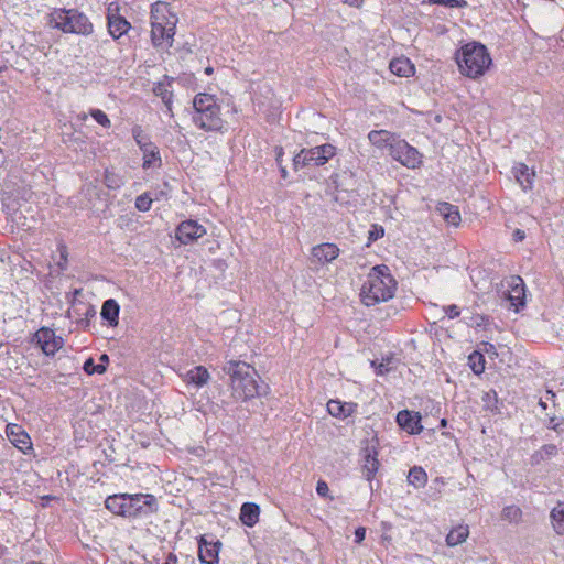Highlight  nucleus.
Wrapping results in <instances>:
<instances>
[{"label": "nucleus", "mask_w": 564, "mask_h": 564, "mask_svg": "<svg viewBox=\"0 0 564 564\" xmlns=\"http://www.w3.org/2000/svg\"><path fill=\"white\" fill-rule=\"evenodd\" d=\"M279 169H280L281 177L285 180L288 177L286 167L281 164V165H279Z\"/></svg>", "instance_id": "obj_57"}, {"label": "nucleus", "mask_w": 564, "mask_h": 564, "mask_svg": "<svg viewBox=\"0 0 564 564\" xmlns=\"http://www.w3.org/2000/svg\"><path fill=\"white\" fill-rule=\"evenodd\" d=\"M357 404L352 402H341L339 400H329L327 402L328 413L338 419H346L356 412Z\"/></svg>", "instance_id": "obj_20"}, {"label": "nucleus", "mask_w": 564, "mask_h": 564, "mask_svg": "<svg viewBox=\"0 0 564 564\" xmlns=\"http://www.w3.org/2000/svg\"><path fill=\"white\" fill-rule=\"evenodd\" d=\"M132 137L134 141L137 142L138 147L140 149L147 147L148 144H151L152 141L150 140V137L145 133L143 128L139 124L134 126L131 130Z\"/></svg>", "instance_id": "obj_35"}, {"label": "nucleus", "mask_w": 564, "mask_h": 564, "mask_svg": "<svg viewBox=\"0 0 564 564\" xmlns=\"http://www.w3.org/2000/svg\"><path fill=\"white\" fill-rule=\"evenodd\" d=\"M491 393L494 394V399L496 400V392H495V391L487 392V393L485 394V397H484V400L490 399Z\"/></svg>", "instance_id": "obj_58"}, {"label": "nucleus", "mask_w": 564, "mask_h": 564, "mask_svg": "<svg viewBox=\"0 0 564 564\" xmlns=\"http://www.w3.org/2000/svg\"><path fill=\"white\" fill-rule=\"evenodd\" d=\"M313 261L317 264H326L335 260L339 256V248L335 243L325 242L312 248Z\"/></svg>", "instance_id": "obj_13"}, {"label": "nucleus", "mask_w": 564, "mask_h": 564, "mask_svg": "<svg viewBox=\"0 0 564 564\" xmlns=\"http://www.w3.org/2000/svg\"><path fill=\"white\" fill-rule=\"evenodd\" d=\"M205 73H206V74H208V75H210V74L213 73V68H212V67H207V68L205 69Z\"/></svg>", "instance_id": "obj_61"}, {"label": "nucleus", "mask_w": 564, "mask_h": 564, "mask_svg": "<svg viewBox=\"0 0 564 564\" xmlns=\"http://www.w3.org/2000/svg\"><path fill=\"white\" fill-rule=\"evenodd\" d=\"M485 355H468L467 365L475 375H480L485 370Z\"/></svg>", "instance_id": "obj_34"}, {"label": "nucleus", "mask_w": 564, "mask_h": 564, "mask_svg": "<svg viewBox=\"0 0 564 564\" xmlns=\"http://www.w3.org/2000/svg\"><path fill=\"white\" fill-rule=\"evenodd\" d=\"M153 93L162 99L166 108H170V104H172L173 99V93L167 89V86L164 83H156L153 87Z\"/></svg>", "instance_id": "obj_32"}, {"label": "nucleus", "mask_w": 564, "mask_h": 564, "mask_svg": "<svg viewBox=\"0 0 564 564\" xmlns=\"http://www.w3.org/2000/svg\"><path fill=\"white\" fill-rule=\"evenodd\" d=\"M455 58L460 74L473 79L482 76L492 62L487 47L478 42L463 45Z\"/></svg>", "instance_id": "obj_3"}, {"label": "nucleus", "mask_w": 564, "mask_h": 564, "mask_svg": "<svg viewBox=\"0 0 564 564\" xmlns=\"http://www.w3.org/2000/svg\"><path fill=\"white\" fill-rule=\"evenodd\" d=\"M119 311L120 306L117 301L108 299L102 304L100 315L110 326H115L118 324Z\"/></svg>", "instance_id": "obj_23"}, {"label": "nucleus", "mask_w": 564, "mask_h": 564, "mask_svg": "<svg viewBox=\"0 0 564 564\" xmlns=\"http://www.w3.org/2000/svg\"><path fill=\"white\" fill-rule=\"evenodd\" d=\"M163 564H177V557L173 553H169Z\"/></svg>", "instance_id": "obj_55"}, {"label": "nucleus", "mask_w": 564, "mask_h": 564, "mask_svg": "<svg viewBox=\"0 0 564 564\" xmlns=\"http://www.w3.org/2000/svg\"><path fill=\"white\" fill-rule=\"evenodd\" d=\"M443 312L448 316V318L458 317L460 314L459 307L455 304L443 306Z\"/></svg>", "instance_id": "obj_47"}, {"label": "nucleus", "mask_w": 564, "mask_h": 564, "mask_svg": "<svg viewBox=\"0 0 564 564\" xmlns=\"http://www.w3.org/2000/svg\"><path fill=\"white\" fill-rule=\"evenodd\" d=\"M397 281L386 264L371 268L360 290L361 302L367 306L391 300L397 291Z\"/></svg>", "instance_id": "obj_1"}, {"label": "nucleus", "mask_w": 564, "mask_h": 564, "mask_svg": "<svg viewBox=\"0 0 564 564\" xmlns=\"http://www.w3.org/2000/svg\"><path fill=\"white\" fill-rule=\"evenodd\" d=\"M274 152H275V161H276L278 165H281L284 150L282 147H275Z\"/></svg>", "instance_id": "obj_52"}, {"label": "nucleus", "mask_w": 564, "mask_h": 564, "mask_svg": "<svg viewBox=\"0 0 564 564\" xmlns=\"http://www.w3.org/2000/svg\"><path fill=\"white\" fill-rule=\"evenodd\" d=\"M90 116L102 127L109 128L111 126V121L108 116L100 109H91Z\"/></svg>", "instance_id": "obj_40"}, {"label": "nucleus", "mask_w": 564, "mask_h": 564, "mask_svg": "<svg viewBox=\"0 0 564 564\" xmlns=\"http://www.w3.org/2000/svg\"><path fill=\"white\" fill-rule=\"evenodd\" d=\"M152 205V198L148 194H142L135 199V208L140 212L150 210Z\"/></svg>", "instance_id": "obj_41"}, {"label": "nucleus", "mask_w": 564, "mask_h": 564, "mask_svg": "<svg viewBox=\"0 0 564 564\" xmlns=\"http://www.w3.org/2000/svg\"><path fill=\"white\" fill-rule=\"evenodd\" d=\"M109 365L108 355H100L99 362L97 364V373H104Z\"/></svg>", "instance_id": "obj_48"}, {"label": "nucleus", "mask_w": 564, "mask_h": 564, "mask_svg": "<svg viewBox=\"0 0 564 564\" xmlns=\"http://www.w3.org/2000/svg\"><path fill=\"white\" fill-rule=\"evenodd\" d=\"M166 112L173 117V111H172V104H170V108H166Z\"/></svg>", "instance_id": "obj_59"}, {"label": "nucleus", "mask_w": 564, "mask_h": 564, "mask_svg": "<svg viewBox=\"0 0 564 564\" xmlns=\"http://www.w3.org/2000/svg\"><path fill=\"white\" fill-rule=\"evenodd\" d=\"M177 21V17H172L170 18V22H167V26L161 25L159 22L151 24V40L154 46H172Z\"/></svg>", "instance_id": "obj_9"}, {"label": "nucleus", "mask_w": 564, "mask_h": 564, "mask_svg": "<svg viewBox=\"0 0 564 564\" xmlns=\"http://www.w3.org/2000/svg\"><path fill=\"white\" fill-rule=\"evenodd\" d=\"M434 2L444 4L449 8H463L467 6L465 0H435Z\"/></svg>", "instance_id": "obj_46"}, {"label": "nucleus", "mask_w": 564, "mask_h": 564, "mask_svg": "<svg viewBox=\"0 0 564 564\" xmlns=\"http://www.w3.org/2000/svg\"><path fill=\"white\" fill-rule=\"evenodd\" d=\"M481 345H484V352L486 354H489V352H495L496 351V347L495 345L490 344V343H487L485 340L481 341Z\"/></svg>", "instance_id": "obj_54"}, {"label": "nucleus", "mask_w": 564, "mask_h": 564, "mask_svg": "<svg viewBox=\"0 0 564 564\" xmlns=\"http://www.w3.org/2000/svg\"><path fill=\"white\" fill-rule=\"evenodd\" d=\"M48 24L64 33L89 35L94 31L88 17L76 9H54L48 15Z\"/></svg>", "instance_id": "obj_5"}, {"label": "nucleus", "mask_w": 564, "mask_h": 564, "mask_svg": "<svg viewBox=\"0 0 564 564\" xmlns=\"http://www.w3.org/2000/svg\"><path fill=\"white\" fill-rule=\"evenodd\" d=\"M366 536V529L364 527H359L355 531V541L357 543H361Z\"/></svg>", "instance_id": "obj_51"}, {"label": "nucleus", "mask_w": 564, "mask_h": 564, "mask_svg": "<svg viewBox=\"0 0 564 564\" xmlns=\"http://www.w3.org/2000/svg\"><path fill=\"white\" fill-rule=\"evenodd\" d=\"M384 235V229L380 225H372L371 229L368 232V241L373 242L378 240L379 238H382Z\"/></svg>", "instance_id": "obj_44"}, {"label": "nucleus", "mask_w": 564, "mask_h": 564, "mask_svg": "<svg viewBox=\"0 0 564 564\" xmlns=\"http://www.w3.org/2000/svg\"><path fill=\"white\" fill-rule=\"evenodd\" d=\"M467 324L475 328H479V327L486 328L487 325L489 324V317L485 316V315L476 314L469 318V322Z\"/></svg>", "instance_id": "obj_42"}, {"label": "nucleus", "mask_w": 564, "mask_h": 564, "mask_svg": "<svg viewBox=\"0 0 564 564\" xmlns=\"http://www.w3.org/2000/svg\"><path fill=\"white\" fill-rule=\"evenodd\" d=\"M336 188L345 191V192H351V193L357 192V185H356V181L354 180L352 172H344L340 175V180L337 183Z\"/></svg>", "instance_id": "obj_30"}, {"label": "nucleus", "mask_w": 564, "mask_h": 564, "mask_svg": "<svg viewBox=\"0 0 564 564\" xmlns=\"http://www.w3.org/2000/svg\"><path fill=\"white\" fill-rule=\"evenodd\" d=\"M522 517V511L517 506H508L502 510V518L510 522H518Z\"/></svg>", "instance_id": "obj_39"}, {"label": "nucleus", "mask_w": 564, "mask_h": 564, "mask_svg": "<svg viewBox=\"0 0 564 564\" xmlns=\"http://www.w3.org/2000/svg\"><path fill=\"white\" fill-rule=\"evenodd\" d=\"M186 377H187L188 382H192V383L200 387V386H204L208 381L209 373L206 368L198 366V367L191 369L187 372Z\"/></svg>", "instance_id": "obj_29"}, {"label": "nucleus", "mask_w": 564, "mask_h": 564, "mask_svg": "<svg viewBox=\"0 0 564 564\" xmlns=\"http://www.w3.org/2000/svg\"><path fill=\"white\" fill-rule=\"evenodd\" d=\"M119 7L116 3H110L107 13L108 32L112 39L118 40L131 29L130 22L118 13Z\"/></svg>", "instance_id": "obj_10"}, {"label": "nucleus", "mask_w": 564, "mask_h": 564, "mask_svg": "<svg viewBox=\"0 0 564 564\" xmlns=\"http://www.w3.org/2000/svg\"><path fill=\"white\" fill-rule=\"evenodd\" d=\"M554 399H555V393L551 390H547L545 392V395L543 398L540 399L539 401V405L543 409V410H546L547 406H549V403H552L554 404Z\"/></svg>", "instance_id": "obj_45"}, {"label": "nucleus", "mask_w": 564, "mask_h": 564, "mask_svg": "<svg viewBox=\"0 0 564 564\" xmlns=\"http://www.w3.org/2000/svg\"><path fill=\"white\" fill-rule=\"evenodd\" d=\"M391 158L408 169H417L422 165V154L405 140L398 138L392 144Z\"/></svg>", "instance_id": "obj_7"}, {"label": "nucleus", "mask_w": 564, "mask_h": 564, "mask_svg": "<svg viewBox=\"0 0 564 564\" xmlns=\"http://www.w3.org/2000/svg\"><path fill=\"white\" fill-rule=\"evenodd\" d=\"M379 467V462L376 456L368 453L365 457L364 469L366 471L367 479L370 480L373 475L377 473Z\"/></svg>", "instance_id": "obj_36"}, {"label": "nucleus", "mask_w": 564, "mask_h": 564, "mask_svg": "<svg viewBox=\"0 0 564 564\" xmlns=\"http://www.w3.org/2000/svg\"><path fill=\"white\" fill-rule=\"evenodd\" d=\"M140 150L143 153L142 167L144 170L152 169V167H160L162 165L160 150L153 142Z\"/></svg>", "instance_id": "obj_21"}, {"label": "nucleus", "mask_w": 564, "mask_h": 564, "mask_svg": "<svg viewBox=\"0 0 564 564\" xmlns=\"http://www.w3.org/2000/svg\"><path fill=\"white\" fill-rule=\"evenodd\" d=\"M469 535L468 525H457L452 529L451 532L446 536V543L448 546H456L466 541Z\"/></svg>", "instance_id": "obj_28"}, {"label": "nucleus", "mask_w": 564, "mask_h": 564, "mask_svg": "<svg viewBox=\"0 0 564 564\" xmlns=\"http://www.w3.org/2000/svg\"><path fill=\"white\" fill-rule=\"evenodd\" d=\"M369 142L378 149H389V153L391 152L392 144L397 142L398 137L394 133H391L387 130H371L368 133Z\"/></svg>", "instance_id": "obj_18"}, {"label": "nucleus", "mask_w": 564, "mask_h": 564, "mask_svg": "<svg viewBox=\"0 0 564 564\" xmlns=\"http://www.w3.org/2000/svg\"><path fill=\"white\" fill-rule=\"evenodd\" d=\"M224 370L230 377L231 393L236 400L247 401L259 395L258 375L248 362L231 360Z\"/></svg>", "instance_id": "obj_2"}, {"label": "nucleus", "mask_w": 564, "mask_h": 564, "mask_svg": "<svg viewBox=\"0 0 564 564\" xmlns=\"http://www.w3.org/2000/svg\"><path fill=\"white\" fill-rule=\"evenodd\" d=\"M7 436L10 442L19 449L24 451L31 447V441L28 433L18 424H8L6 427Z\"/></svg>", "instance_id": "obj_17"}, {"label": "nucleus", "mask_w": 564, "mask_h": 564, "mask_svg": "<svg viewBox=\"0 0 564 564\" xmlns=\"http://www.w3.org/2000/svg\"><path fill=\"white\" fill-rule=\"evenodd\" d=\"M328 491H329V488H328V485L326 484V481L318 480L317 486H316V492L321 497H326L328 495Z\"/></svg>", "instance_id": "obj_50"}, {"label": "nucleus", "mask_w": 564, "mask_h": 564, "mask_svg": "<svg viewBox=\"0 0 564 564\" xmlns=\"http://www.w3.org/2000/svg\"><path fill=\"white\" fill-rule=\"evenodd\" d=\"M534 176V171L530 172L529 167L523 163H520L518 167H516V178L524 191L532 187Z\"/></svg>", "instance_id": "obj_27"}, {"label": "nucleus", "mask_w": 564, "mask_h": 564, "mask_svg": "<svg viewBox=\"0 0 564 564\" xmlns=\"http://www.w3.org/2000/svg\"><path fill=\"white\" fill-rule=\"evenodd\" d=\"M84 370L88 375L97 373V364L95 365L93 358H88L83 366Z\"/></svg>", "instance_id": "obj_49"}, {"label": "nucleus", "mask_w": 564, "mask_h": 564, "mask_svg": "<svg viewBox=\"0 0 564 564\" xmlns=\"http://www.w3.org/2000/svg\"><path fill=\"white\" fill-rule=\"evenodd\" d=\"M104 183L109 189H119L123 184V177L109 170L105 171Z\"/></svg>", "instance_id": "obj_33"}, {"label": "nucleus", "mask_w": 564, "mask_h": 564, "mask_svg": "<svg viewBox=\"0 0 564 564\" xmlns=\"http://www.w3.org/2000/svg\"><path fill=\"white\" fill-rule=\"evenodd\" d=\"M392 74L399 77H410L414 74V65L409 58L399 57L390 62L389 66Z\"/></svg>", "instance_id": "obj_22"}, {"label": "nucleus", "mask_w": 564, "mask_h": 564, "mask_svg": "<svg viewBox=\"0 0 564 564\" xmlns=\"http://www.w3.org/2000/svg\"><path fill=\"white\" fill-rule=\"evenodd\" d=\"M177 17L171 11L170 4L163 1H156L151 7V24L159 22L161 25L167 26L170 18Z\"/></svg>", "instance_id": "obj_19"}, {"label": "nucleus", "mask_w": 564, "mask_h": 564, "mask_svg": "<svg viewBox=\"0 0 564 564\" xmlns=\"http://www.w3.org/2000/svg\"><path fill=\"white\" fill-rule=\"evenodd\" d=\"M556 453H557V448L555 445H553V444L544 445L539 452H536L532 456V459L535 463H539L541 459H547V458L555 456Z\"/></svg>", "instance_id": "obj_37"}, {"label": "nucleus", "mask_w": 564, "mask_h": 564, "mask_svg": "<svg viewBox=\"0 0 564 564\" xmlns=\"http://www.w3.org/2000/svg\"><path fill=\"white\" fill-rule=\"evenodd\" d=\"M206 234V229L195 220L182 221L176 228V239L183 243H191Z\"/></svg>", "instance_id": "obj_11"}, {"label": "nucleus", "mask_w": 564, "mask_h": 564, "mask_svg": "<svg viewBox=\"0 0 564 564\" xmlns=\"http://www.w3.org/2000/svg\"><path fill=\"white\" fill-rule=\"evenodd\" d=\"M336 154V148L329 143L305 149L308 166L326 164Z\"/></svg>", "instance_id": "obj_12"}, {"label": "nucleus", "mask_w": 564, "mask_h": 564, "mask_svg": "<svg viewBox=\"0 0 564 564\" xmlns=\"http://www.w3.org/2000/svg\"><path fill=\"white\" fill-rule=\"evenodd\" d=\"M220 545L219 541L207 542L205 538H202L198 550L199 560L205 564H215L218 561Z\"/></svg>", "instance_id": "obj_16"}, {"label": "nucleus", "mask_w": 564, "mask_h": 564, "mask_svg": "<svg viewBox=\"0 0 564 564\" xmlns=\"http://www.w3.org/2000/svg\"><path fill=\"white\" fill-rule=\"evenodd\" d=\"M392 355H388L387 358H382L380 362L378 360H371V366L376 369L378 375H383L391 369Z\"/></svg>", "instance_id": "obj_38"}, {"label": "nucleus", "mask_w": 564, "mask_h": 564, "mask_svg": "<svg viewBox=\"0 0 564 564\" xmlns=\"http://www.w3.org/2000/svg\"><path fill=\"white\" fill-rule=\"evenodd\" d=\"M192 120L194 124L204 131H220L224 120L220 116V106L215 97L209 94H197L193 100Z\"/></svg>", "instance_id": "obj_4"}, {"label": "nucleus", "mask_w": 564, "mask_h": 564, "mask_svg": "<svg viewBox=\"0 0 564 564\" xmlns=\"http://www.w3.org/2000/svg\"><path fill=\"white\" fill-rule=\"evenodd\" d=\"M308 166L306 155H305V149H302L293 158V169L297 171L299 169Z\"/></svg>", "instance_id": "obj_43"}, {"label": "nucleus", "mask_w": 564, "mask_h": 564, "mask_svg": "<svg viewBox=\"0 0 564 564\" xmlns=\"http://www.w3.org/2000/svg\"><path fill=\"white\" fill-rule=\"evenodd\" d=\"M154 502L151 495H113L109 496L106 501V508L115 514L122 517H135L142 512L144 507H150Z\"/></svg>", "instance_id": "obj_6"}, {"label": "nucleus", "mask_w": 564, "mask_h": 564, "mask_svg": "<svg viewBox=\"0 0 564 564\" xmlns=\"http://www.w3.org/2000/svg\"><path fill=\"white\" fill-rule=\"evenodd\" d=\"M508 300L510 305L514 308L516 312L523 307L525 304V292H524V283L520 276H512V281L510 284V290L508 293Z\"/></svg>", "instance_id": "obj_15"}, {"label": "nucleus", "mask_w": 564, "mask_h": 564, "mask_svg": "<svg viewBox=\"0 0 564 564\" xmlns=\"http://www.w3.org/2000/svg\"><path fill=\"white\" fill-rule=\"evenodd\" d=\"M512 237L516 242H520L525 238V232L522 229H516Z\"/></svg>", "instance_id": "obj_53"}, {"label": "nucleus", "mask_w": 564, "mask_h": 564, "mask_svg": "<svg viewBox=\"0 0 564 564\" xmlns=\"http://www.w3.org/2000/svg\"><path fill=\"white\" fill-rule=\"evenodd\" d=\"M438 212L447 224L458 226L460 223V213L458 208L449 203H441L438 205Z\"/></svg>", "instance_id": "obj_25"}, {"label": "nucleus", "mask_w": 564, "mask_h": 564, "mask_svg": "<svg viewBox=\"0 0 564 564\" xmlns=\"http://www.w3.org/2000/svg\"><path fill=\"white\" fill-rule=\"evenodd\" d=\"M86 118H87V116L84 113V115L82 116V119H83V120H85Z\"/></svg>", "instance_id": "obj_63"}, {"label": "nucleus", "mask_w": 564, "mask_h": 564, "mask_svg": "<svg viewBox=\"0 0 564 564\" xmlns=\"http://www.w3.org/2000/svg\"><path fill=\"white\" fill-rule=\"evenodd\" d=\"M408 481L416 488H421L426 482V473L421 467L410 469Z\"/></svg>", "instance_id": "obj_31"}, {"label": "nucleus", "mask_w": 564, "mask_h": 564, "mask_svg": "<svg viewBox=\"0 0 564 564\" xmlns=\"http://www.w3.org/2000/svg\"><path fill=\"white\" fill-rule=\"evenodd\" d=\"M259 506L251 502L242 505L240 510V520L247 527H253L259 520Z\"/></svg>", "instance_id": "obj_24"}, {"label": "nucleus", "mask_w": 564, "mask_h": 564, "mask_svg": "<svg viewBox=\"0 0 564 564\" xmlns=\"http://www.w3.org/2000/svg\"><path fill=\"white\" fill-rule=\"evenodd\" d=\"M344 2L350 6L359 7L362 3V0H344Z\"/></svg>", "instance_id": "obj_56"}, {"label": "nucleus", "mask_w": 564, "mask_h": 564, "mask_svg": "<svg viewBox=\"0 0 564 564\" xmlns=\"http://www.w3.org/2000/svg\"><path fill=\"white\" fill-rule=\"evenodd\" d=\"M397 423L409 434H419L423 426L421 425V415L417 412L402 410L397 414Z\"/></svg>", "instance_id": "obj_14"}, {"label": "nucleus", "mask_w": 564, "mask_h": 564, "mask_svg": "<svg viewBox=\"0 0 564 564\" xmlns=\"http://www.w3.org/2000/svg\"><path fill=\"white\" fill-rule=\"evenodd\" d=\"M32 343H34L35 347L40 348L42 352H57L63 348L64 339L62 336H57L55 330L48 327H42L33 335Z\"/></svg>", "instance_id": "obj_8"}, {"label": "nucleus", "mask_w": 564, "mask_h": 564, "mask_svg": "<svg viewBox=\"0 0 564 564\" xmlns=\"http://www.w3.org/2000/svg\"><path fill=\"white\" fill-rule=\"evenodd\" d=\"M61 256L62 258H64L66 260V248L63 247V250L61 251Z\"/></svg>", "instance_id": "obj_60"}, {"label": "nucleus", "mask_w": 564, "mask_h": 564, "mask_svg": "<svg viewBox=\"0 0 564 564\" xmlns=\"http://www.w3.org/2000/svg\"><path fill=\"white\" fill-rule=\"evenodd\" d=\"M441 424H442V426H446V420H445V419H443V420L441 421Z\"/></svg>", "instance_id": "obj_62"}, {"label": "nucleus", "mask_w": 564, "mask_h": 564, "mask_svg": "<svg viewBox=\"0 0 564 564\" xmlns=\"http://www.w3.org/2000/svg\"><path fill=\"white\" fill-rule=\"evenodd\" d=\"M550 518L554 531L560 535H564V501L557 502L551 510Z\"/></svg>", "instance_id": "obj_26"}]
</instances>
